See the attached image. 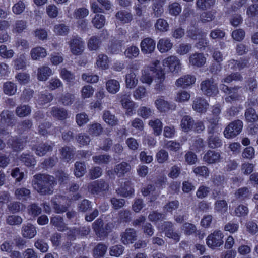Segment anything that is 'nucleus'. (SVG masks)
Segmentation results:
<instances>
[{
    "mask_svg": "<svg viewBox=\"0 0 258 258\" xmlns=\"http://www.w3.org/2000/svg\"><path fill=\"white\" fill-rule=\"evenodd\" d=\"M115 18L122 24L130 23L133 19L132 14L126 10H120L115 14Z\"/></svg>",
    "mask_w": 258,
    "mask_h": 258,
    "instance_id": "nucleus-18",
    "label": "nucleus"
},
{
    "mask_svg": "<svg viewBox=\"0 0 258 258\" xmlns=\"http://www.w3.org/2000/svg\"><path fill=\"white\" fill-rule=\"evenodd\" d=\"M243 128V122L240 120H236L230 122L224 131V136L227 139L235 137L241 132Z\"/></svg>",
    "mask_w": 258,
    "mask_h": 258,
    "instance_id": "nucleus-4",
    "label": "nucleus"
},
{
    "mask_svg": "<svg viewBox=\"0 0 258 258\" xmlns=\"http://www.w3.org/2000/svg\"><path fill=\"white\" fill-rule=\"evenodd\" d=\"M4 93L8 95H13L17 91V86L12 82H7L3 85Z\"/></svg>",
    "mask_w": 258,
    "mask_h": 258,
    "instance_id": "nucleus-41",
    "label": "nucleus"
},
{
    "mask_svg": "<svg viewBox=\"0 0 258 258\" xmlns=\"http://www.w3.org/2000/svg\"><path fill=\"white\" fill-rule=\"evenodd\" d=\"M118 195L123 197H132L134 193V189L131 185L130 182H127L124 183L123 186L118 188L116 190Z\"/></svg>",
    "mask_w": 258,
    "mask_h": 258,
    "instance_id": "nucleus-20",
    "label": "nucleus"
},
{
    "mask_svg": "<svg viewBox=\"0 0 258 258\" xmlns=\"http://www.w3.org/2000/svg\"><path fill=\"white\" fill-rule=\"evenodd\" d=\"M156 42L151 38H144L141 42L140 47L142 52L144 54H151L155 49Z\"/></svg>",
    "mask_w": 258,
    "mask_h": 258,
    "instance_id": "nucleus-10",
    "label": "nucleus"
},
{
    "mask_svg": "<svg viewBox=\"0 0 258 258\" xmlns=\"http://www.w3.org/2000/svg\"><path fill=\"white\" fill-rule=\"evenodd\" d=\"M102 132L103 127L98 123H94L88 126V132L91 136H98Z\"/></svg>",
    "mask_w": 258,
    "mask_h": 258,
    "instance_id": "nucleus-33",
    "label": "nucleus"
},
{
    "mask_svg": "<svg viewBox=\"0 0 258 258\" xmlns=\"http://www.w3.org/2000/svg\"><path fill=\"white\" fill-rule=\"evenodd\" d=\"M14 52L13 50L7 49L5 45L0 46V56L4 58H10L14 55Z\"/></svg>",
    "mask_w": 258,
    "mask_h": 258,
    "instance_id": "nucleus-61",
    "label": "nucleus"
},
{
    "mask_svg": "<svg viewBox=\"0 0 258 258\" xmlns=\"http://www.w3.org/2000/svg\"><path fill=\"white\" fill-rule=\"evenodd\" d=\"M72 53L76 55L82 53L84 49V43L80 38H73L69 42Z\"/></svg>",
    "mask_w": 258,
    "mask_h": 258,
    "instance_id": "nucleus-8",
    "label": "nucleus"
},
{
    "mask_svg": "<svg viewBox=\"0 0 258 258\" xmlns=\"http://www.w3.org/2000/svg\"><path fill=\"white\" fill-rule=\"evenodd\" d=\"M14 120V115L12 112L3 110L0 114V124L3 125H11Z\"/></svg>",
    "mask_w": 258,
    "mask_h": 258,
    "instance_id": "nucleus-15",
    "label": "nucleus"
},
{
    "mask_svg": "<svg viewBox=\"0 0 258 258\" xmlns=\"http://www.w3.org/2000/svg\"><path fill=\"white\" fill-rule=\"evenodd\" d=\"M6 222L11 226L20 225L23 222V219L18 215H10L7 217Z\"/></svg>",
    "mask_w": 258,
    "mask_h": 258,
    "instance_id": "nucleus-51",
    "label": "nucleus"
},
{
    "mask_svg": "<svg viewBox=\"0 0 258 258\" xmlns=\"http://www.w3.org/2000/svg\"><path fill=\"white\" fill-rule=\"evenodd\" d=\"M169 13L174 16H177L181 11V7L178 3H173L168 6Z\"/></svg>",
    "mask_w": 258,
    "mask_h": 258,
    "instance_id": "nucleus-62",
    "label": "nucleus"
},
{
    "mask_svg": "<svg viewBox=\"0 0 258 258\" xmlns=\"http://www.w3.org/2000/svg\"><path fill=\"white\" fill-rule=\"evenodd\" d=\"M229 66H233V70L238 69L241 70L245 68L248 67V61L247 60L240 59L239 60L231 59L228 61Z\"/></svg>",
    "mask_w": 258,
    "mask_h": 258,
    "instance_id": "nucleus-32",
    "label": "nucleus"
},
{
    "mask_svg": "<svg viewBox=\"0 0 258 258\" xmlns=\"http://www.w3.org/2000/svg\"><path fill=\"white\" fill-rule=\"evenodd\" d=\"M30 107L26 105H21L18 106L16 109V114L20 117H25L31 113Z\"/></svg>",
    "mask_w": 258,
    "mask_h": 258,
    "instance_id": "nucleus-40",
    "label": "nucleus"
},
{
    "mask_svg": "<svg viewBox=\"0 0 258 258\" xmlns=\"http://www.w3.org/2000/svg\"><path fill=\"white\" fill-rule=\"evenodd\" d=\"M92 228L96 234L99 237H104V225L101 219H98L92 224Z\"/></svg>",
    "mask_w": 258,
    "mask_h": 258,
    "instance_id": "nucleus-27",
    "label": "nucleus"
},
{
    "mask_svg": "<svg viewBox=\"0 0 258 258\" xmlns=\"http://www.w3.org/2000/svg\"><path fill=\"white\" fill-rule=\"evenodd\" d=\"M131 166L127 162H121L116 166L114 171L120 176L128 172Z\"/></svg>",
    "mask_w": 258,
    "mask_h": 258,
    "instance_id": "nucleus-48",
    "label": "nucleus"
},
{
    "mask_svg": "<svg viewBox=\"0 0 258 258\" xmlns=\"http://www.w3.org/2000/svg\"><path fill=\"white\" fill-rule=\"evenodd\" d=\"M246 15L251 19L258 17V4L253 3L248 6L246 9Z\"/></svg>",
    "mask_w": 258,
    "mask_h": 258,
    "instance_id": "nucleus-46",
    "label": "nucleus"
},
{
    "mask_svg": "<svg viewBox=\"0 0 258 258\" xmlns=\"http://www.w3.org/2000/svg\"><path fill=\"white\" fill-rule=\"evenodd\" d=\"M30 194V191L26 188H20L16 189L15 195L17 199H25Z\"/></svg>",
    "mask_w": 258,
    "mask_h": 258,
    "instance_id": "nucleus-55",
    "label": "nucleus"
},
{
    "mask_svg": "<svg viewBox=\"0 0 258 258\" xmlns=\"http://www.w3.org/2000/svg\"><path fill=\"white\" fill-rule=\"evenodd\" d=\"M120 103L123 107L127 110H132L135 105V103L131 100L130 94L122 93L120 95Z\"/></svg>",
    "mask_w": 258,
    "mask_h": 258,
    "instance_id": "nucleus-22",
    "label": "nucleus"
},
{
    "mask_svg": "<svg viewBox=\"0 0 258 258\" xmlns=\"http://www.w3.org/2000/svg\"><path fill=\"white\" fill-rule=\"evenodd\" d=\"M192 46L190 44H180L176 50L177 53L179 55H183L187 54L191 49Z\"/></svg>",
    "mask_w": 258,
    "mask_h": 258,
    "instance_id": "nucleus-60",
    "label": "nucleus"
},
{
    "mask_svg": "<svg viewBox=\"0 0 258 258\" xmlns=\"http://www.w3.org/2000/svg\"><path fill=\"white\" fill-rule=\"evenodd\" d=\"M92 22L96 28L101 29L105 23V16L102 14H96L93 18Z\"/></svg>",
    "mask_w": 258,
    "mask_h": 258,
    "instance_id": "nucleus-42",
    "label": "nucleus"
},
{
    "mask_svg": "<svg viewBox=\"0 0 258 258\" xmlns=\"http://www.w3.org/2000/svg\"><path fill=\"white\" fill-rule=\"evenodd\" d=\"M243 79L241 75L238 72L232 73L227 75L222 80V82L230 83L232 81H241Z\"/></svg>",
    "mask_w": 258,
    "mask_h": 258,
    "instance_id": "nucleus-43",
    "label": "nucleus"
},
{
    "mask_svg": "<svg viewBox=\"0 0 258 258\" xmlns=\"http://www.w3.org/2000/svg\"><path fill=\"white\" fill-rule=\"evenodd\" d=\"M26 67V58L24 54H21L14 60V67L16 70L23 69Z\"/></svg>",
    "mask_w": 258,
    "mask_h": 258,
    "instance_id": "nucleus-59",
    "label": "nucleus"
},
{
    "mask_svg": "<svg viewBox=\"0 0 258 258\" xmlns=\"http://www.w3.org/2000/svg\"><path fill=\"white\" fill-rule=\"evenodd\" d=\"M96 65L102 69H107L108 68V58L106 55L99 54L97 58Z\"/></svg>",
    "mask_w": 258,
    "mask_h": 258,
    "instance_id": "nucleus-44",
    "label": "nucleus"
},
{
    "mask_svg": "<svg viewBox=\"0 0 258 258\" xmlns=\"http://www.w3.org/2000/svg\"><path fill=\"white\" fill-rule=\"evenodd\" d=\"M139 54V48L135 46H131L126 48L124 51L125 56L130 59L137 57Z\"/></svg>",
    "mask_w": 258,
    "mask_h": 258,
    "instance_id": "nucleus-50",
    "label": "nucleus"
},
{
    "mask_svg": "<svg viewBox=\"0 0 258 258\" xmlns=\"http://www.w3.org/2000/svg\"><path fill=\"white\" fill-rule=\"evenodd\" d=\"M166 0H155L152 4V15L154 17L158 18L163 14L164 12L163 6L165 4Z\"/></svg>",
    "mask_w": 258,
    "mask_h": 258,
    "instance_id": "nucleus-16",
    "label": "nucleus"
},
{
    "mask_svg": "<svg viewBox=\"0 0 258 258\" xmlns=\"http://www.w3.org/2000/svg\"><path fill=\"white\" fill-rule=\"evenodd\" d=\"M195 120L190 115H184L180 121V127L184 132H188L194 128Z\"/></svg>",
    "mask_w": 258,
    "mask_h": 258,
    "instance_id": "nucleus-14",
    "label": "nucleus"
},
{
    "mask_svg": "<svg viewBox=\"0 0 258 258\" xmlns=\"http://www.w3.org/2000/svg\"><path fill=\"white\" fill-rule=\"evenodd\" d=\"M52 74V70L48 66H43L38 69L37 78L39 81L46 80Z\"/></svg>",
    "mask_w": 258,
    "mask_h": 258,
    "instance_id": "nucleus-23",
    "label": "nucleus"
},
{
    "mask_svg": "<svg viewBox=\"0 0 258 258\" xmlns=\"http://www.w3.org/2000/svg\"><path fill=\"white\" fill-rule=\"evenodd\" d=\"M182 230L185 235H190L196 231L197 228L195 225L187 222L183 225Z\"/></svg>",
    "mask_w": 258,
    "mask_h": 258,
    "instance_id": "nucleus-64",
    "label": "nucleus"
},
{
    "mask_svg": "<svg viewBox=\"0 0 258 258\" xmlns=\"http://www.w3.org/2000/svg\"><path fill=\"white\" fill-rule=\"evenodd\" d=\"M138 80L136 74L132 72L127 74L125 76L126 86L128 88H134L138 84Z\"/></svg>",
    "mask_w": 258,
    "mask_h": 258,
    "instance_id": "nucleus-31",
    "label": "nucleus"
},
{
    "mask_svg": "<svg viewBox=\"0 0 258 258\" xmlns=\"http://www.w3.org/2000/svg\"><path fill=\"white\" fill-rule=\"evenodd\" d=\"M55 183L53 176L44 174L35 175L32 180L34 188L42 195L52 194L53 186Z\"/></svg>",
    "mask_w": 258,
    "mask_h": 258,
    "instance_id": "nucleus-1",
    "label": "nucleus"
},
{
    "mask_svg": "<svg viewBox=\"0 0 258 258\" xmlns=\"http://www.w3.org/2000/svg\"><path fill=\"white\" fill-rule=\"evenodd\" d=\"M172 43L170 40L162 38L159 40L157 44V48L161 53L166 52L172 47Z\"/></svg>",
    "mask_w": 258,
    "mask_h": 258,
    "instance_id": "nucleus-25",
    "label": "nucleus"
},
{
    "mask_svg": "<svg viewBox=\"0 0 258 258\" xmlns=\"http://www.w3.org/2000/svg\"><path fill=\"white\" fill-rule=\"evenodd\" d=\"M138 115L142 118L146 119L150 117L152 114L151 108L145 106H142L138 110Z\"/></svg>",
    "mask_w": 258,
    "mask_h": 258,
    "instance_id": "nucleus-63",
    "label": "nucleus"
},
{
    "mask_svg": "<svg viewBox=\"0 0 258 258\" xmlns=\"http://www.w3.org/2000/svg\"><path fill=\"white\" fill-rule=\"evenodd\" d=\"M216 13L215 10L203 12L200 15V20L202 23L211 22L214 20Z\"/></svg>",
    "mask_w": 258,
    "mask_h": 258,
    "instance_id": "nucleus-37",
    "label": "nucleus"
},
{
    "mask_svg": "<svg viewBox=\"0 0 258 258\" xmlns=\"http://www.w3.org/2000/svg\"><path fill=\"white\" fill-rule=\"evenodd\" d=\"M121 240L124 244L133 243L137 239L136 231L133 228H127L121 235Z\"/></svg>",
    "mask_w": 258,
    "mask_h": 258,
    "instance_id": "nucleus-9",
    "label": "nucleus"
},
{
    "mask_svg": "<svg viewBox=\"0 0 258 258\" xmlns=\"http://www.w3.org/2000/svg\"><path fill=\"white\" fill-rule=\"evenodd\" d=\"M196 78L189 75H185L180 77L176 81V85L177 86L182 87L183 88L190 86L195 83Z\"/></svg>",
    "mask_w": 258,
    "mask_h": 258,
    "instance_id": "nucleus-19",
    "label": "nucleus"
},
{
    "mask_svg": "<svg viewBox=\"0 0 258 258\" xmlns=\"http://www.w3.org/2000/svg\"><path fill=\"white\" fill-rule=\"evenodd\" d=\"M75 166V175L77 177H82L86 173V166L84 162H76Z\"/></svg>",
    "mask_w": 258,
    "mask_h": 258,
    "instance_id": "nucleus-54",
    "label": "nucleus"
},
{
    "mask_svg": "<svg viewBox=\"0 0 258 258\" xmlns=\"http://www.w3.org/2000/svg\"><path fill=\"white\" fill-rule=\"evenodd\" d=\"M251 192L247 187H242L239 188L235 192V197L237 199L242 201L251 197Z\"/></svg>",
    "mask_w": 258,
    "mask_h": 258,
    "instance_id": "nucleus-39",
    "label": "nucleus"
},
{
    "mask_svg": "<svg viewBox=\"0 0 258 258\" xmlns=\"http://www.w3.org/2000/svg\"><path fill=\"white\" fill-rule=\"evenodd\" d=\"M148 125L151 126L154 134L156 136H159L161 134L162 130V123L159 119H155L149 121Z\"/></svg>",
    "mask_w": 258,
    "mask_h": 258,
    "instance_id": "nucleus-30",
    "label": "nucleus"
},
{
    "mask_svg": "<svg viewBox=\"0 0 258 258\" xmlns=\"http://www.w3.org/2000/svg\"><path fill=\"white\" fill-rule=\"evenodd\" d=\"M109 188L108 183L104 180H98L92 181L88 184V191L92 195H99L107 192Z\"/></svg>",
    "mask_w": 258,
    "mask_h": 258,
    "instance_id": "nucleus-3",
    "label": "nucleus"
},
{
    "mask_svg": "<svg viewBox=\"0 0 258 258\" xmlns=\"http://www.w3.org/2000/svg\"><path fill=\"white\" fill-rule=\"evenodd\" d=\"M190 64L197 67H201L205 63L206 58L202 53H195L189 57Z\"/></svg>",
    "mask_w": 258,
    "mask_h": 258,
    "instance_id": "nucleus-13",
    "label": "nucleus"
},
{
    "mask_svg": "<svg viewBox=\"0 0 258 258\" xmlns=\"http://www.w3.org/2000/svg\"><path fill=\"white\" fill-rule=\"evenodd\" d=\"M209 107V103L207 101L201 97H197L194 101L192 108L198 113H205Z\"/></svg>",
    "mask_w": 258,
    "mask_h": 258,
    "instance_id": "nucleus-12",
    "label": "nucleus"
},
{
    "mask_svg": "<svg viewBox=\"0 0 258 258\" xmlns=\"http://www.w3.org/2000/svg\"><path fill=\"white\" fill-rule=\"evenodd\" d=\"M164 66L168 67L171 72L177 73L181 70V64L179 59L175 56H170L163 61Z\"/></svg>",
    "mask_w": 258,
    "mask_h": 258,
    "instance_id": "nucleus-7",
    "label": "nucleus"
},
{
    "mask_svg": "<svg viewBox=\"0 0 258 258\" xmlns=\"http://www.w3.org/2000/svg\"><path fill=\"white\" fill-rule=\"evenodd\" d=\"M101 41L96 36H92L90 38L88 42V48L91 50H96L100 46Z\"/></svg>",
    "mask_w": 258,
    "mask_h": 258,
    "instance_id": "nucleus-57",
    "label": "nucleus"
},
{
    "mask_svg": "<svg viewBox=\"0 0 258 258\" xmlns=\"http://www.w3.org/2000/svg\"><path fill=\"white\" fill-rule=\"evenodd\" d=\"M8 209L12 213H15L23 210L25 207L19 202H13L8 205Z\"/></svg>",
    "mask_w": 258,
    "mask_h": 258,
    "instance_id": "nucleus-52",
    "label": "nucleus"
},
{
    "mask_svg": "<svg viewBox=\"0 0 258 258\" xmlns=\"http://www.w3.org/2000/svg\"><path fill=\"white\" fill-rule=\"evenodd\" d=\"M244 116L248 122L253 123L258 121V114L253 107H247L245 110Z\"/></svg>",
    "mask_w": 258,
    "mask_h": 258,
    "instance_id": "nucleus-26",
    "label": "nucleus"
},
{
    "mask_svg": "<svg viewBox=\"0 0 258 258\" xmlns=\"http://www.w3.org/2000/svg\"><path fill=\"white\" fill-rule=\"evenodd\" d=\"M201 90L204 95L209 97L216 96L219 92L217 84L212 79L202 81Z\"/></svg>",
    "mask_w": 258,
    "mask_h": 258,
    "instance_id": "nucleus-5",
    "label": "nucleus"
},
{
    "mask_svg": "<svg viewBox=\"0 0 258 258\" xmlns=\"http://www.w3.org/2000/svg\"><path fill=\"white\" fill-rule=\"evenodd\" d=\"M155 104L161 112L167 111L171 108L169 103L162 98L157 99L155 101Z\"/></svg>",
    "mask_w": 258,
    "mask_h": 258,
    "instance_id": "nucleus-47",
    "label": "nucleus"
},
{
    "mask_svg": "<svg viewBox=\"0 0 258 258\" xmlns=\"http://www.w3.org/2000/svg\"><path fill=\"white\" fill-rule=\"evenodd\" d=\"M107 249V246L106 245L101 243H99L93 249V256L95 258L103 257L106 252Z\"/></svg>",
    "mask_w": 258,
    "mask_h": 258,
    "instance_id": "nucleus-38",
    "label": "nucleus"
},
{
    "mask_svg": "<svg viewBox=\"0 0 258 258\" xmlns=\"http://www.w3.org/2000/svg\"><path fill=\"white\" fill-rule=\"evenodd\" d=\"M207 143L210 148H216L222 146V141L218 135H212L208 137Z\"/></svg>",
    "mask_w": 258,
    "mask_h": 258,
    "instance_id": "nucleus-28",
    "label": "nucleus"
},
{
    "mask_svg": "<svg viewBox=\"0 0 258 258\" xmlns=\"http://www.w3.org/2000/svg\"><path fill=\"white\" fill-rule=\"evenodd\" d=\"M179 206V202L178 200L169 201L163 206V210L165 212L171 213L176 210Z\"/></svg>",
    "mask_w": 258,
    "mask_h": 258,
    "instance_id": "nucleus-53",
    "label": "nucleus"
},
{
    "mask_svg": "<svg viewBox=\"0 0 258 258\" xmlns=\"http://www.w3.org/2000/svg\"><path fill=\"white\" fill-rule=\"evenodd\" d=\"M216 0H197L196 7L201 10H206L213 7Z\"/></svg>",
    "mask_w": 258,
    "mask_h": 258,
    "instance_id": "nucleus-34",
    "label": "nucleus"
},
{
    "mask_svg": "<svg viewBox=\"0 0 258 258\" xmlns=\"http://www.w3.org/2000/svg\"><path fill=\"white\" fill-rule=\"evenodd\" d=\"M155 27L161 32H166L168 30L169 25L165 20L160 18L157 20Z\"/></svg>",
    "mask_w": 258,
    "mask_h": 258,
    "instance_id": "nucleus-56",
    "label": "nucleus"
},
{
    "mask_svg": "<svg viewBox=\"0 0 258 258\" xmlns=\"http://www.w3.org/2000/svg\"><path fill=\"white\" fill-rule=\"evenodd\" d=\"M103 119L109 125L116 126L118 124V118L109 110H105L103 114Z\"/></svg>",
    "mask_w": 258,
    "mask_h": 258,
    "instance_id": "nucleus-21",
    "label": "nucleus"
},
{
    "mask_svg": "<svg viewBox=\"0 0 258 258\" xmlns=\"http://www.w3.org/2000/svg\"><path fill=\"white\" fill-rule=\"evenodd\" d=\"M220 159V153L213 150H209L204 156V161H217Z\"/></svg>",
    "mask_w": 258,
    "mask_h": 258,
    "instance_id": "nucleus-45",
    "label": "nucleus"
},
{
    "mask_svg": "<svg viewBox=\"0 0 258 258\" xmlns=\"http://www.w3.org/2000/svg\"><path fill=\"white\" fill-rule=\"evenodd\" d=\"M21 233L24 237L30 239L36 235L37 231L34 225L28 223L22 226Z\"/></svg>",
    "mask_w": 258,
    "mask_h": 258,
    "instance_id": "nucleus-17",
    "label": "nucleus"
},
{
    "mask_svg": "<svg viewBox=\"0 0 258 258\" xmlns=\"http://www.w3.org/2000/svg\"><path fill=\"white\" fill-rule=\"evenodd\" d=\"M80 186L76 183H72L69 189V194L67 197V204H71L74 201H76L81 198L80 194L78 193L73 194L78 190Z\"/></svg>",
    "mask_w": 258,
    "mask_h": 258,
    "instance_id": "nucleus-11",
    "label": "nucleus"
},
{
    "mask_svg": "<svg viewBox=\"0 0 258 258\" xmlns=\"http://www.w3.org/2000/svg\"><path fill=\"white\" fill-rule=\"evenodd\" d=\"M120 85L119 82L115 79H110L106 82V88L108 92L111 94H115L120 90Z\"/></svg>",
    "mask_w": 258,
    "mask_h": 258,
    "instance_id": "nucleus-24",
    "label": "nucleus"
},
{
    "mask_svg": "<svg viewBox=\"0 0 258 258\" xmlns=\"http://www.w3.org/2000/svg\"><path fill=\"white\" fill-rule=\"evenodd\" d=\"M228 209V204L224 200H218L215 203V209L221 213H225Z\"/></svg>",
    "mask_w": 258,
    "mask_h": 258,
    "instance_id": "nucleus-58",
    "label": "nucleus"
},
{
    "mask_svg": "<svg viewBox=\"0 0 258 258\" xmlns=\"http://www.w3.org/2000/svg\"><path fill=\"white\" fill-rule=\"evenodd\" d=\"M46 54V50L41 47H37L33 48L30 52L32 59L35 60L45 57Z\"/></svg>",
    "mask_w": 258,
    "mask_h": 258,
    "instance_id": "nucleus-29",
    "label": "nucleus"
},
{
    "mask_svg": "<svg viewBox=\"0 0 258 258\" xmlns=\"http://www.w3.org/2000/svg\"><path fill=\"white\" fill-rule=\"evenodd\" d=\"M220 87L221 90L227 95L225 98L226 102H231L233 101L238 100L241 98V94L239 92L240 87L238 86L229 87L226 85L222 84Z\"/></svg>",
    "mask_w": 258,
    "mask_h": 258,
    "instance_id": "nucleus-2",
    "label": "nucleus"
},
{
    "mask_svg": "<svg viewBox=\"0 0 258 258\" xmlns=\"http://www.w3.org/2000/svg\"><path fill=\"white\" fill-rule=\"evenodd\" d=\"M50 223L56 227L59 231L64 230V222L63 218L59 215L53 217L50 220Z\"/></svg>",
    "mask_w": 258,
    "mask_h": 258,
    "instance_id": "nucleus-35",
    "label": "nucleus"
},
{
    "mask_svg": "<svg viewBox=\"0 0 258 258\" xmlns=\"http://www.w3.org/2000/svg\"><path fill=\"white\" fill-rule=\"evenodd\" d=\"M8 144L16 151L22 149L25 146V142L22 139L17 138H13L11 140H9Z\"/></svg>",
    "mask_w": 258,
    "mask_h": 258,
    "instance_id": "nucleus-36",
    "label": "nucleus"
},
{
    "mask_svg": "<svg viewBox=\"0 0 258 258\" xmlns=\"http://www.w3.org/2000/svg\"><path fill=\"white\" fill-rule=\"evenodd\" d=\"M27 28V22L23 20H18L16 21L13 31L17 33H21Z\"/></svg>",
    "mask_w": 258,
    "mask_h": 258,
    "instance_id": "nucleus-49",
    "label": "nucleus"
},
{
    "mask_svg": "<svg viewBox=\"0 0 258 258\" xmlns=\"http://www.w3.org/2000/svg\"><path fill=\"white\" fill-rule=\"evenodd\" d=\"M224 235L221 231H215L210 234L206 239L207 245L211 248L219 247L223 244Z\"/></svg>",
    "mask_w": 258,
    "mask_h": 258,
    "instance_id": "nucleus-6",
    "label": "nucleus"
}]
</instances>
